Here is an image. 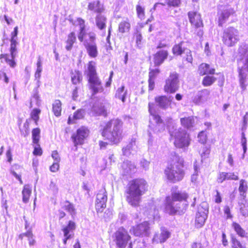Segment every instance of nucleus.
Masks as SVG:
<instances>
[{
  "mask_svg": "<svg viewBox=\"0 0 248 248\" xmlns=\"http://www.w3.org/2000/svg\"><path fill=\"white\" fill-rule=\"evenodd\" d=\"M148 190L147 182L143 178H136L130 180L124 191L125 200L133 207L140 205L141 196Z\"/></svg>",
  "mask_w": 248,
  "mask_h": 248,
  "instance_id": "obj_1",
  "label": "nucleus"
},
{
  "mask_svg": "<svg viewBox=\"0 0 248 248\" xmlns=\"http://www.w3.org/2000/svg\"><path fill=\"white\" fill-rule=\"evenodd\" d=\"M77 25L79 27L78 38L80 42L82 43L86 51L91 58H95L98 56L97 46L95 43L96 35L93 32L87 33L85 20L81 17L76 19Z\"/></svg>",
  "mask_w": 248,
  "mask_h": 248,
  "instance_id": "obj_2",
  "label": "nucleus"
},
{
  "mask_svg": "<svg viewBox=\"0 0 248 248\" xmlns=\"http://www.w3.org/2000/svg\"><path fill=\"white\" fill-rule=\"evenodd\" d=\"M123 123L118 118L112 119L107 122L101 129V136L110 144L117 145L122 140Z\"/></svg>",
  "mask_w": 248,
  "mask_h": 248,
  "instance_id": "obj_3",
  "label": "nucleus"
},
{
  "mask_svg": "<svg viewBox=\"0 0 248 248\" xmlns=\"http://www.w3.org/2000/svg\"><path fill=\"white\" fill-rule=\"evenodd\" d=\"M185 161L178 155L175 154L164 170L167 179L175 183L182 181L185 176Z\"/></svg>",
  "mask_w": 248,
  "mask_h": 248,
  "instance_id": "obj_4",
  "label": "nucleus"
},
{
  "mask_svg": "<svg viewBox=\"0 0 248 248\" xmlns=\"http://www.w3.org/2000/svg\"><path fill=\"white\" fill-rule=\"evenodd\" d=\"M113 241L118 248H133L132 243L130 242L131 237L127 230L124 227L119 228L112 236Z\"/></svg>",
  "mask_w": 248,
  "mask_h": 248,
  "instance_id": "obj_5",
  "label": "nucleus"
},
{
  "mask_svg": "<svg viewBox=\"0 0 248 248\" xmlns=\"http://www.w3.org/2000/svg\"><path fill=\"white\" fill-rule=\"evenodd\" d=\"M171 139L173 140L174 145L178 148L187 147L190 143L189 134L181 128L170 132Z\"/></svg>",
  "mask_w": 248,
  "mask_h": 248,
  "instance_id": "obj_6",
  "label": "nucleus"
},
{
  "mask_svg": "<svg viewBox=\"0 0 248 248\" xmlns=\"http://www.w3.org/2000/svg\"><path fill=\"white\" fill-rule=\"evenodd\" d=\"M187 15L194 33L199 37H202L203 34L202 28L204 25L201 15L196 11H189Z\"/></svg>",
  "mask_w": 248,
  "mask_h": 248,
  "instance_id": "obj_7",
  "label": "nucleus"
},
{
  "mask_svg": "<svg viewBox=\"0 0 248 248\" xmlns=\"http://www.w3.org/2000/svg\"><path fill=\"white\" fill-rule=\"evenodd\" d=\"M179 75L176 72H171L165 81L163 90L167 93H174L179 88Z\"/></svg>",
  "mask_w": 248,
  "mask_h": 248,
  "instance_id": "obj_8",
  "label": "nucleus"
},
{
  "mask_svg": "<svg viewBox=\"0 0 248 248\" xmlns=\"http://www.w3.org/2000/svg\"><path fill=\"white\" fill-rule=\"evenodd\" d=\"M238 31L233 27H229L224 30L222 41L226 46L231 47L234 46L239 41Z\"/></svg>",
  "mask_w": 248,
  "mask_h": 248,
  "instance_id": "obj_9",
  "label": "nucleus"
},
{
  "mask_svg": "<svg viewBox=\"0 0 248 248\" xmlns=\"http://www.w3.org/2000/svg\"><path fill=\"white\" fill-rule=\"evenodd\" d=\"M89 134L90 130L88 127L85 125H82L72 135L71 139L76 150L78 146H81L84 144L85 140L89 136Z\"/></svg>",
  "mask_w": 248,
  "mask_h": 248,
  "instance_id": "obj_10",
  "label": "nucleus"
},
{
  "mask_svg": "<svg viewBox=\"0 0 248 248\" xmlns=\"http://www.w3.org/2000/svg\"><path fill=\"white\" fill-rule=\"evenodd\" d=\"M150 223L144 221L131 227L130 231L135 236L142 237L150 234Z\"/></svg>",
  "mask_w": 248,
  "mask_h": 248,
  "instance_id": "obj_11",
  "label": "nucleus"
},
{
  "mask_svg": "<svg viewBox=\"0 0 248 248\" xmlns=\"http://www.w3.org/2000/svg\"><path fill=\"white\" fill-rule=\"evenodd\" d=\"M165 209L170 215H182L184 214L186 210L188 204H185L183 209H181L179 204L174 205L171 200L170 197L168 196L165 198Z\"/></svg>",
  "mask_w": 248,
  "mask_h": 248,
  "instance_id": "obj_12",
  "label": "nucleus"
},
{
  "mask_svg": "<svg viewBox=\"0 0 248 248\" xmlns=\"http://www.w3.org/2000/svg\"><path fill=\"white\" fill-rule=\"evenodd\" d=\"M107 192L105 189L98 191L96 196L95 208L97 214L102 213L107 207Z\"/></svg>",
  "mask_w": 248,
  "mask_h": 248,
  "instance_id": "obj_13",
  "label": "nucleus"
},
{
  "mask_svg": "<svg viewBox=\"0 0 248 248\" xmlns=\"http://www.w3.org/2000/svg\"><path fill=\"white\" fill-rule=\"evenodd\" d=\"M16 51L17 48L10 46V55L7 53L1 54L0 55V66L2 64L6 63L11 67L14 68L16 64L15 61Z\"/></svg>",
  "mask_w": 248,
  "mask_h": 248,
  "instance_id": "obj_14",
  "label": "nucleus"
},
{
  "mask_svg": "<svg viewBox=\"0 0 248 248\" xmlns=\"http://www.w3.org/2000/svg\"><path fill=\"white\" fill-rule=\"evenodd\" d=\"M89 88L93 94H96L103 90L102 83L98 74L87 77Z\"/></svg>",
  "mask_w": 248,
  "mask_h": 248,
  "instance_id": "obj_15",
  "label": "nucleus"
},
{
  "mask_svg": "<svg viewBox=\"0 0 248 248\" xmlns=\"http://www.w3.org/2000/svg\"><path fill=\"white\" fill-rule=\"evenodd\" d=\"M208 216V210L199 207L195 215L194 222L195 227L199 229L202 227L204 225Z\"/></svg>",
  "mask_w": 248,
  "mask_h": 248,
  "instance_id": "obj_16",
  "label": "nucleus"
},
{
  "mask_svg": "<svg viewBox=\"0 0 248 248\" xmlns=\"http://www.w3.org/2000/svg\"><path fill=\"white\" fill-rule=\"evenodd\" d=\"M234 14L235 11L232 8L218 10L217 16L218 26L222 27L229 18Z\"/></svg>",
  "mask_w": 248,
  "mask_h": 248,
  "instance_id": "obj_17",
  "label": "nucleus"
},
{
  "mask_svg": "<svg viewBox=\"0 0 248 248\" xmlns=\"http://www.w3.org/2000/svg\"><path fill=\"white\" fill-rule=\"evenodd\" d=\"M169 51L167 49H161L153 54V61L155 66H159L168 58Z\"/></svg>",
  "mask_w": 248,
  "mask_h": 248,
  "instance_id": "obj_18",
  "label": "nucleus"
},
{
  "mask_svg": "<svg viewBox=\"0 0 248 248\" xmlns=\"http://www.w3.org/2000/svg\"><path fill=\"white\" fill-rule=\"evenodd\" d=\"M155 101L157 105L162 109H167L171 105V99L167 95H159L155 98Z\"/></svg>",
  "mask_w": 248,
  "mask_h": 248,
  "instance_id": "obj_19",
  "label": "nucleus"
},
{
  "mask_svg": "<svg viewBox=\"0 0 248 248\" xmlns=\"http://www.w3.org/2000/svg\"><path fill=\"white\" fill-rule=\"evenodd\" d=\"M170 236V232L167 230L163 229L161 230L160 233L154 235L153 241L156 243H163Z\"/></svg>",
  "mask_w": 248,
  "mask_h": 248,
  "instance_id": "obj_20",
  "label": "nucleus"
},
{
  "mask_svg": "<svg viewBox=\"0 0 248 248\" xmlns=\"http://www.w3.org/2000/svg\"><path fill=\"white\" fill-rule=\"evenodd\" d=\"M198 71L201 76L214 75L216 74V69L211 68L210 65L206 63H202L200 64Z\"/></svg>",
  "mask_w": 248,
  "mask_h": 248,
  "instance_id": "obj_21",
  "label": "nucleus"
},
{
  "mask_svg": "<svg viewBox=\"0 0 248 248\" xmlns=\"http://www.w3.org/2000/svg\"><path fill=\"white\" fill-rule=\"evenodd\" d=\"M210 95V91L207 89L200 90L198 94L193 99V102L195 104H199L202 101L207 100Z\"/></svg>",
  "mask_w": 248,
  "mask_h": 248,
  "instance_id": "obj_22",
  "label": "nucleus"
},
{
  "mask_svg": "<svg viewBox=\"0 0 248 248\" xmlns=\"http://www.w3.org/2000/svg\"><path fill=\"white\" fill-rule=\"evenodd\" d=\"M188 49L185 46V42L182 41L177 44H175L172 47V53L176 56H182L183 53Z\"/></svg>",
  "mask_w": 248,
  "mask_h": 248,
  "instance_id": "obj_23",
  "label": "nucleus"
},
{
  "mask_svg": "<svg viewBox=\"0 0 248 248\" xmlns=\"http://www.w3.org/2000/svg\"><path fill=\"white\" fill-rule=\"evenodd\" d=\"M188 194L186 192L173 191L171 194V200L173 202H187Z\"/></svg>",
  "mask_w": 248,
  "mask_h": 248,
  "instance_id": "obj_24",
  "label": "nucleus"
},
{
  "mask_svg": "<svg viewBox=\"0 0 248 248\" xmlns=\"http://www.w3.org/2000/svg\"><path fill=\"white\" fill-rule=\"evenodd\" d=\"M88 9L93 11L96 14L102 13L105 11V8L99 0L89 2Z\"/></svg>",
  "mask_w": 248,
  "mask_h": 248,
  "instance_id": "obj_25",
  "label": "nucleus"
},
{
  "mask_svg": "<svg viewBox=\"0 0 248 248\" xmlns=\"http://www.w3.org/2000/svg\"><path fill=\"white\" fill-rule=\"evenodd\" d=\"M181 125L185 129H190L195 125V119L193 116H185L180 119Z\"/></svg>",
  "mask_w": 248,
  "mask_h": 248,
  "instance_id": "obj_26",
  "label": "nucleus"
},
{
  "mask_svg": "<svg viewBox=\"0 0 248 248\" xmlns=\"http://www.w3.org/2000/svg\"><path fill=\"white\" fill-rule=\"evenodd\" d=\"M95 25L100 30L106 29L107 18L102 13L96 14L95 17Z\"/></svg>",
  "mask_w": 248,
  "mask_h": 248,
  "instance_id": "obj_27",
  "label": "nucleus"
},
{
  "mask_svg": "<svg viewBox=\"0 0 248 248\" xmlns=\"http://www.w3.org/2000/svg\"><path fill=\"white\" fill-rule=\"evenodd\" d=\"M76 228V223L72 220H69L67 224L62 228L63 235L69 236L73 237L74 233L73 232Z\"/></svg>",
  "mask_w": 248,
  "mask_h": 248,
  "instance_id": "obj_28",
  "label": "nucleus"
},
{
  "mask_svg": "<svg viewBox=\"0 0 248 248\" xmlns=\"http://www.w3.org/2000/svg\"><path fill=\"white\" fill-rule=\"evenodd\" d=\"M32 194V187L30 184L24 185L22 190V201L24 203H27Z\"/></svg>",
  "mask_w": 248,
  "mask_h": 248,
  "instance_id": "obj_29",
  "label": "nucleus"
},
{
  "mask_svg": "<svg viewBox=\"0 0 248 248\" xmlns=\"http://www.w3.org/2000/svg\"><path fill=\"white\" fill-rule=\"evenodd\" d=\"M85 112L83 109H78L74 112L72 117L69 116L67 120V124H71L76 123L78 120H80L84 117Z\"/></svg>",
  "mask_w": 248,
  "mask_h": 248,
  "instance_id": "obj_30",
  "label": "nucleus"
},
{
  "mask_svg": "<svg viewBox=\"0 0 248 248\" xmlns=\"http://www.w3.org/2000/svg\"><path fill=\"white\" fill-rule=\"evenodd\" d=\"M77 42V37L75 32L71 31L67 36L65 41V49L70 51L73 47L74 44Z\"/></svg>",
  "mask_w": 248,
  "mask_h": 248,
  "instance_id": "obj_31",
  "label": "nucleus"
},
{
  "mask_svg": "<svg viewBox=\"0 0 248 248\" xmlns=\"http://www.w3.org/2000/svg\"><path fill=\"white\" fill-rule=\"evenodd\" d=\"M62 208L68 212L72 217H74L77 213L76 209L74 204L68 200H65L62 202Z\"/></svg>",
  "mask_w": 248,
  "mask_h": 248,
  "instance_id": "obj_32",
  "label": "nucleus"
},
{
  "mask_svg": "<svg viewBox=\"0 0 248 248\" xmlns=\"http://www.w3.org/2000/svg\"><path fill=\"white\" fill-rule=\"evenodd\" d=\"M22 170V167L16 164L13 165L11 169V173L19 181L20 184L23 183L21 178Z\"/></svg>",
  "mask_w": 248,
  "mask_h": 248,
  "instance_id": "obj_33",
  "label": "nucleus"
},
{
  "mask_svg": "<svg viewBox=\"0 0 248 248\" xmlns=\"http://www.w3.org/2000/svg\"><path fill=\"white\" fill-rule=\"evenodd\" d=\"M71 80L72 84L77 85L82 82L83 77L80 71L75 70L71 72Z\"/></svg>",
  "mask_w": 248,
  "mask_h": 248,
  "instance_id": "obj_34",
  "label": "nucleus"
},
{
  "mask_svg": "<svg viewBox=\"0 0 248 248\" xmlns=\"http://www.w3.org/2000/svg\"><path fill=\"white\" fill-rule=\"evenodd\" d=\"M131 29V24L128 18L125 20H122L118 24V31L122 34L129 31Z\"/></svg>",
  "mask_w": 248,
  "mask_h": 248,
  "instance_id": "obj_35",
  "label": "nucleus"
},
{
  "mask_svg": "<svg viewBox=\"0 0 248 248\" xmlns=\"http://www.w3.org/2000/svg\"><path fill=\"white\" fill-rule=\"evenodd\" d=\"M248 189V186L247 181L244 179H241L239 181L238 191L240 196L243 199L246 198Z\"/></svg>",
  "mask_w": 248,
  "mask_h": 248,
  "instance_id": "obj_36",
  "label": "nucleus"
},
{
  "mask_svg": "<svg viewBox=\"0 0 248 248\" xmlns=\"http://www.w3.org/2000/svg\"><path fill=\"white\" fill-rule=\"evenodd\" d=\"M97 74L96 68V62L93 61H89L87 63V67L85 71L86 77H89Z\"/></svg>",
  "mask_w": 248,
  "mask_h": 248,
  "instance_id": "obj_37",
  "label": "nucleus"
},
{
  "mask_svg": "<svg viewBox=\"0 0 248 248\" xmlns=\"http://www.w3.org/2000/svg\"><path fill=\"white\" fill-rule=\"evenodd\" d=\"M154 104L152 102L148 103V111L151 115H152L154 120L157 123H162L163 121L160 115L156 114L155 110L154 107Z\"/></svg>",
  "mask_w": 248,
  "mask_h": 248,
  "instance_id": "obj_38",
  "label": "nucleus"
},
{
  "mask_svg": "<svg viewBox=\"0 0 248 248\" xmlns=\"http://www.w3.org/2000/svg\"><path fill=\"white\" fill-rule=\"evenodd\" d=\"M52 112L55 116L59 117L61 116L62 110V104L59 99L55 100L52 103Z\"/></svg>",
  "mask_w": 248,
  "mask_h": 248,
  "instance_id": "obj_39",
  "label": "nucleus"
},
{
  "mask_svg": "<svg viewBox=\"0 0 248 248\" xmlns=\"http://www.w3.org/2000/svg\"><path fill=\"white\" fill-rule=\"evenodd\" d=\"M182 56V62L184 64H192L193 61L192 52L190 49H187Z\"/></svg>",
  "mask_w": 248,
  "mask_h": 248,
  "instance_id": "obj_40",
  "label": "nucleus"
},
{
  "mask_svg": "<svg viewBox=\"0 0 248 248\" xmlns=\"http://www.w3.org/2000/svg\"><path fill=\"white\" fill-rule=\"evenodd\" d=\"M124 89V86L122 85L116 90L115 94V97L121 100L123 102H125V97L127 93V90Z\"/></svg>",
  "mask_w": 248,
  "mask_h": 248,
  "instance_id": "obj_41",
  "label": "nucleus"
},
{
  "mask_svg": "<svg viewBox=\"0 0 248 248\" xmlns=\"http://www.w3.org/2000/svg\"><path fill=\"white\" fill-rule=\"evenodd\" d=\"M232 226L238 236L241 237H247L248 233L238 223L233 222L232 224Z\"/></svg>",
  "mask_w": 248,
  "mask_h": 248,
  "instance_id": "obj_42",
  "label": "nucleus"
},
{
  "mask_svg": "<svg viewBox=\"0 0 248 248\" xmlns=\"http://www.w3.org/2000/svg\"><path fill=\"white\" fill-rule=\"evenodd\" d=\"M216 80L217 78L213 75H206L203 78L202 84L203 87H209L212 86Z\"/></svg>",
  "mask_w": 248,
  "mask_h": 248,
  "instance_id": "obj_43",
  "label": "nucleus"
},
{
  "mask_svg": "<svg viewBox=\"0 0 248 248\" xmlns=\"http://www.w3.org/2000/svg\"><path fill=\"white\" fill-rule=\"evenodd\" d=\"M41 110L38 108H33L30 113V118L31 120H32L35 125H37L38 124V122L40 119V114L41 113Z\"/></svg>",
  "mask_w": 248,
  "mask_h": 248,
  "instance_id": "obj_44",
  "label": "nucleus"
},
{
  "mask_svg": "<svg viewBox=\"0 0 248 248\" xmlns=\"http://www.w3.org/2000/svg\"><path fill=\"white\" fill-rule=\"evenodd\" d=\"M31 133L32 143L35 144H38L40 138V129L38 127L34 128L32 129Z\"/></svg>",
  "mask_w": 248,
  "mask_h": 248,
  "instance_id": "obj_45",
  "label": "nucleus"
},
{
  "mask_svg": "<svg viewBox=\"0 0 248 248\" xmlns=\"http://www.w3.org/2000/svg\"><path fill=\"white\" fill-rule=\"evenodd\" d=\"M18 33V27L16 26L14 28V31L12 32L11 34L10 39V46L16 48L17 41L16 39V37L17 36Z\"/></svg>",
  "mask_w": 248,
  "mask_h": 248,
  "instance_id": "obj_46",
  "label": "nucleus"
},
{
  "mask_svg": "<svg viewBox=\"0 0 248 248\" xmlns=\"http://www.w3.org/2000/svg\"><path fill=\"white\" fill-rule=\"evenodd\" d=\"M198 141L200 143L205 144L206 143L208 140L207 135L205 131L202 130L200 131L198 135Z\"/></svg>",
  "mask_w": 248,
  "mask_h": 248,
  "instance_id": "obj_47",
  "label": "nucleus"
},
{
  "mask_svg": "<svg viewBox=\"0 0 248 248\" xmlns=\"http://www.w3.org/2000/svg\"><path fill=\"white\" fill-rule=\"evenodd\" d=\"M231 243L233 248H246L238 239L233 236L231 237Z\"/></svg>",
  "mask_w": 248,
  "mask_h": 248,
  "instance_id": "obj_48",
  "label": "nucleus"
},
{
  "mask_svg": "<svg viewBox=\"0 0 248 248\" xmlns=\"http://www.w3.org/2000/svg\"><path fill=\"white\" fill-rule=\"evenodd\" d=\"M210 147L207 146L203 147L200 152L201 157L203 159L208 158L210 155Z\"/></svg>",
  "mask_w": 248,
  "mask_h": 248,
  "instance_id": "obj_49",
  "label": "nucleus"
},
{
  "mask_svg": "<svg viewBox=\"0 0 248 248\" xmlns=\"http://www.w3.org/2000/svg\"><path fill=\"white\" fill-rule=\"evenodd\" d=\"M134 38L135 39L136 43L137 46L141 44L142 37L141 33V31L139 29H137L134 33Z\"/></svg>",
  "mask_w": 248,
  "mask_h": 248,
  "instance_id": "obj_50",
  "label": "nucleus"
},
{
  "mask_svg": "<svg viewBox=\"0 0 248 248\" xmlns=\"http://www.w3.org/2000/svg\"><path fill=\"white\" fill-rule=\"evenodd\" d=\"M9 79L6 73L0 70V83L7 84L9 83Z\"/></svg>",
  "mask_w": 248,
  "mask_h": 248,
  "instance_id": "obj_51",
  "label": "nucleus"
},
{
  "mask_svg": "<svg viewBox=\"0 0 248 248\" xmlns=\"http://www.w3.org/2000/svg\"><path fill=\"white\" fill-rule=\"evenodd\" d=\"M136 12L137 16L140 19L144 18L145 16V11L144 8L140 5H137L136 6Z\"/></svg>",
  "mask_w": 248,
  "mask_h": 248,
  "instance_id": "obj_52",
  "label": "nucleus"
},
{
  "mask_svg": "<svg viewBox=\"0 0 248 248\" xmlns=\"http://www.w3.org/2000/svg\"><path fill=\"white\" fill-rule=\"evenodd\" d=\"M160 72V70L158 68L150 69L149 72V78L155 79Z\"/></svg>",
  "mask_w": 248,
  "mask_h": 248,
  "instance_id": "obj_53",
  "label": "nucleus"
},
{
  "mask_svg": "<svg viewBox=\"0 0 248 248\" xmlns=\"http://www.w3.org/2000/svg\"><path fill=\"white\" fill-rule=\"evenodd\" d=\"M24 128L20 129V131L22 136L26 137L29 134V123L26 121L23 125Z\"/></svg>",
  "mask_w": 248,
  "mask_h": 248,
  "instance_id": "obj_54",
  "label": "nucleus"
},
{
  "mask_svg": "<svg viewBox=\"0 0 248 248\" xmlns=\"http://www.w3.org/2000/svg\"><path fill=\"white\" fill-rule=\"evenodd\" d=\"M228 172H221L218 174L217 181L218 183H222L223 182L227 180Z\"/></svg>",
  "mask_w": 248,
  "mask_h": 248,
  "instance_id": "obj_55",
  "label": "nucleus"
},
{
  "mask_svg": "<svg viewBox=\"0 0 248 248\" xmlns=\"http://www.w3.org/2000/svg\"><path fill=\"white\" fill-rule=\"evenodd\" d=\"M24 236H26L28 239L32 238L33 236V235L31 230L30 229L25 233H20L18 235V238L21 240H22Z\"/></svg>",
  "mask_w": 248,
  "mask_h": 248,
  "instance_id": "obj_56",
  "label": "nucleus"
},
{
  "mask_svg": "<svg viewBox=\"0 0 248 248\" xmlns=\"http://www.w3.org/2000/svg\"><path fill=\"white\" fill-rule=\"evenodd\" d=\"M36 145V146L34 147L33 151L32 152L33 155L35 156H41L43 154L42 149L39 143Z\"/></svg>",
  "mask_w": 248,
  "mask_h": 248,
  "instance_id": "obj_57",
  "label": "nucleus"
},
{
  "mask_svg": "<svg viewBox=\"0 0 248 248\" xmlns=\"http://www.w3.org/2000/svg\"><path fill=\"white\" fill-rule=\"evenodd\" d=\"M181 3L180 0H168L167 4L170 6L177 7Z\"/></svg>",
  "mask_w": 248,
  "mask_h": 248,
  "instance_id": "obj_58",
  "label": "nucleus"
},
{
  "mask_svg": "<svg viewBox=\"0 0 248 248\" xmlns=\"http://www.w3.org/2000/svg\"><path fill=\"white\" fill-rule=\"evenodd\" d=\"M224 213L226 215V218H232V217L231 213L230 208L228 206H225L223 209Z\"/></svg>",
  "mask_w": 248,
  "mask_h": 248,
  "instance_id": "obj_59",
  "label": "nucleus"
},
{
  "mask_svg": "<svg viewBox=\"0 0 248 248\" xmlns=\"http://www.w3.org/2000/svg\"><path fill=\"white\" fill-rule=\"evenodd\" d=\"M227 180H237L238 176L234 172H228Z\"/></svg>",
  "mask_w": 248,
  "mask_h": 248,
  "instance_id": "obj_60",
  "label": "nucleus"
},
{
  "mask_svg": "<svg viewBox=\"0 0 248 248\" xmlns=\"http://www.w3.org/2000/svg\"><path fill=\"white\" fill-rule=\"evenodd\" d=\"M148 90L149 91H153L155 87V79L148 78Z\"/></svg>",
  "mask_w": 248,
  "mask_h": 248,
  "instance_id": "obj_61",
  "label": "nucleus"
},
{
  "mask_svg": "<svg viewBox=\"0 0 248 248\" xmlns=\"http://www.w3.org/2000/svg\"><path fill=\"white\" fill-rule=\"evenodd\" d=\"M49 169L50 170L53 172L57 171L59 169V164L58 162L54 163L51 166H50Z\"/></svg>",
  "mask_w": 248,
  "mask_h": 248,
  "instance_id": "obj_62",
  "label": "nucleus"
},
{
  "mask_svg": "<svg viewBox=\"0 0 248 248\" xmlns=\"http://www.w3.org/2000/svg\"><path fill=\"white\" fill-rule=\"evenodd\" d=\"M215 202L217 203H219L222 202L220 194L218 190H216V195L215 196Z\"/></svg>",
  "mask_w": 248,
  "mask_h": 248,
  "instance_id": "obj_63",
  "label": "nucleus"
},
{
  "mask_svg": "<svg viewBox=\"0 0 248 248\" xmlns=\"http://www.w3.org/2000/svg\"><path fill=\"white\" fill-rule=\"evenodd\" d=\"M191 248H204V247L201 242H194L192 244Z\"/></svg>",
  "mask_w": 248,
  "mask_h": 248,
  "instance_id": "obj_64",
  "label": "nucleus"
}]
</instances>
